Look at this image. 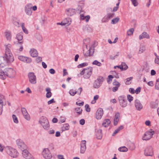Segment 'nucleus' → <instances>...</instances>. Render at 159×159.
<instances>
[{
    "instance_id": "nucleus-64",
    "label": "nucleus",
    "mask_w": 159,
    "mask_h": 159,
    "mask_svg": "<svg viewBox=\"0 0 159 159\" xmlns=\"http://www.w3.org/2000/svg\"><path fill=\"white\" fill-rule=\"evenodd\" d=\"M116 68H118L120 69L121 70H123V67L121 65H120V66H115L114 67V68L115 69Z\"/></svg>"
},
{
    "instance_id": "nucleus-11",
    "label": "nucleus",
    "mask_w": 159,
    "mask_h": 159,
    "mask_svg": "<svg viewBox=\"0 0 159 159\" xmlns=\"http://www.w3.org/2000/svg\"><path fill=\"white\" fill-rule=\"evenodd\" d=\"M16 145L19 148L23 150L26 148V145L23 140L20 139H17L16 141Z\"/></svg>"
},
{
    "instance_id": "nucleus-60",
    "label": "nucleus",
    "mask_w": 159,
    "mask_h": 159,
    "mask_svg": "<svg viewBox=\"0 0 159 159\" xmlns=\"http://www.w3.org/2000/svg\"><path fill=\"white\" fill-rule=\"evenodd\" d=\"M42 60V57H37L36 59V61L37 63H39Z\"/></svg>"
},
{
    "instance_id": "nucleus-3",
    "label": "nucleus",
    "mask_w": 159,
    "mask_h": 159,
    "mask_svg": "<svg viewBox=\"0 0 159 159\" xmlns=\"http://www.w3.org/2000/svg\"><path fill=\"white\" fill-rule=\"evenodd\" d=\"M16 39L17 40V41L15 42V43L17 45V46L20 47L19 51H22L23 49V47L22 44L23 43L24 41L23 39V35L22 34L20 33L17 34L16 35Z\"/></svg>"
},
{
    "instance_id": "nucleus-30",
    "label": "nucleus",
    "mask_w": 159,
    "mask_h": 159,
    "mask_svg": "<svg viewBox=\"0 0 159 159\" xmlns=\"http://www.w3.org/2000/svg\"><path fill=\"white\" fill-rule=\"evenodd\" d=\"M19 22V20L16 18H14L13 20V24L17 27H20V26Z\"/></svg>"
},
{
    "instance_id": "nucleus-7",
    "label": "nucleus",
    "mask_w": 159,
    "mask_h": 159,
    "mask_svg": "<svg viewBox=\"0 0 159 159\" xmlns=\"http://www.w3.org/2000/svg\"><path fill=\"white\" fill-rule=\"evenodd\" d=\"M5 74L10 78H13L15 76V72L11 68H7L5 70Z\"/></svg>"
},
{
    "instance_id": "nucleus-2",
    "label": "nucleus",
    "mask_w": 159,
    "mask_h": 159,
    "mask_svg": "<svg viewBox=\"0 0 159 159\" xmlns=\"http://www.w3.org/2000/svg\"><path fill=\"white\" fill-rule=\"evenodd\" d=\"M5 150L8 155L14 158H17L18 156L19 153L17 150L11 147H7Z\"/></svg>"
},
{
    "instance_id": "nucleus-4",
    "label": "nucleus",
    "mask_w": 159,
    "mask_h": 159,
    "mask_svg": "<svg viewBox=\"0 0 159 159\" xmlns=\"http://www.w3.org/2000/svg\"><path fill=\"white\" fill-rule=\"evenodd\" d=\"M39 122L44 129L48 130L49 129V122L46 117L43 116H42L40 119Z\"/></svg>"
},
{
    "instance_id": "nucleus-33",
    "label": "nucleus",
    "mask_w": 159,
    "mask_h": 159,
    "mask_svg": "<svg viewBox=\"0 0 159 159\" xmlns=\"http://www.w3.org/2000/svg\"><path fill=\"white\" fill-rule=\"evenodd\" d=\"M70 126L68 124H65L63 126L62 128V131H64L69 129Z\"/></svg>"
},
{
    "instance_id": "nucleus-47",
    "label": "nucleus",
    "mask_w": 159,
    "mask_h": 159,
    "mask_svg": "<svg viewBox=\"0 0 159 159\" xmlns=\"http://www.w3.org/2000/svg\"><path fill=\"white\" fill-rule=\"evenodd\" d=\"M127 99L128 101L131 102L133 101V98L132 96L130 95H128L127 96Z\"/></svg>"
},
{
    "instance_id": "nucleus-42",
    "label": "nucleus",
    "mask_w": 159,
    "mask_h": 159,
    "mask_svg": "<svg viewBox=\"0 0 159 159\" xmlns=\"http://www.w3.org/2000/svg\"><path fill=\"white\" fill-rule=\"evenodd\" d=\"M91 49H90L89 50H88V52L84 54V55L85 56L88 57L92 55L93 53L91 52Z\"/></svg>"
},
{
    "instance_id": "nucleus-54",
    "label": "nucleus",
    "mask_w": 159,
    "mask_h": 159,
    "mask_svg": "<svg viewBox=\"0 0 159 159\" xmlns=\"http://www.w3.org/2000/svg\"><path fill=\"white\" fill-rule=\"evenodd\" d=\"M87 65V64L86 63H82L80 64L78 66V68L83 67L85 66H86Z\"/></svg>"
},
{
    "instance_id": "nucleus-34",
    "label": "nucleus",
    "mask_w": 159,
    "mask_h": 159,
    "mask_svg": "<svg viewBox=\"0 0 159 159\" xmlns=\"http://www.w3.org/2000/svg\"><path fill=\"white\" fill-rule=\"evenodd\" d=\"M118 150L120 152H125L128 151V149L126 147L124 146L119 148Z\"/></svg>"
},
{
    "instance_id": "nucleus-41",
    "label": "nucleus",
    "mask_w": 159,
    "mask_h": 159,
    "mask_svg": "<svg viewBox=\"0 0 159 159\" xmlns=\"http://www.w3.org/2000/svg\"><path fill=\"white\" fill-rule=\"evenodd\" d=\"M80 108V107H78L75 109V111H77V113L79 115L80 114L82 111V109Z\"/></svg>"
},
{
    "instance_id": "nucleus-21",
    "label": "nucleus",
    "mask_w": 159,
    "mask_h": 159,
    "mask_svg": "<svg viewBox=\"0 0 159 159\" xmlns=\"http://www.w3.org/2000/svg\"><path fill=\"white\" fill-rule=\"evenodd\" d=\"M150 38L149 35L146 32H143L142 34L139 36V39L140 40L144 38L149 39Z\"/></svg>"
},
{
    "instance_id": "nucleus-57",
    "label": "nucleus",
    "mask_w": 159,
    "mask_h": 159,
    "mask_svg": "<svg viewBox=\"0 0 159 159\" xmlns=\"http://www.w3.org/2000/svg\"><path fill=\"white\" fill-rule=\"evenodd\" d=\"M114 15V14L113 13H108L107 15V18L110 19L111 18H112Z\"/></svg>"
},
{
    "instance_id": "nucleus-58",
    "label": "nucleus",
    "mask_w": 159,
    "mask_h": 159,
    "mask_svg": "<svg viewBox=\"0 0 159 159\" xmlns=\"http://www.w3.org/2000/svg\"><path fill=\"white\" fill-rule=\"evenodd\" d=\"M25 158L26 159H34L33 156L30 153Z\"/></svg>"
},
{
    "instance_id": "nucleus-46",
    "label": "nucleus",
    "mask_w": 159,
    "mask_h": 159,
    "mask_svg": "<svg viewBox=\"0 0 159 159\" xmlns=\"http://www.w3.org/2000/svg\"><path fill=\"white\" fill-rule=\"evenodd\" d=\"M26 57H24L22 56H19L18 57V58L21 61H23L24 62Z\"/></svg>"
},
{
    "instance_id": "nucleus-25",
    "label": "nucleus",
    "mask_w": 159,
    "mask_h": 159,
    "mask_svg": "<svg viewBox=\"0 0 159 159\" xmlns=\"http://www.w3.org/2000/svg\"><path fill=\"white\" fill-rule=\"evenodd\" d=\"M102 130L101 129L98 130L96 133V138L98 139H100L102 137Z\"/></svg>"
},
{
    "instance_id": "nucleus-36",
    "label": "nucleus",
    "mask_w": 159,
    "mask_h": 159,
    "mask_svg": "<svg viewBox=\"0 0 159 159\" xmlns=\"http://www.w3.org/2000/svg\"><path fill=\"white\" fill-rule=\"evenodd\" d=\"M6 75L5 74V71H1L0 72V78L3 79L4 80L6 79L5 75Z\"/></svg>"
},
{
    "instance_id": "nucleus-20",
    "label": "nucleus",
    "mask_w": 159,
    "mask_h": 159,
    "mask_svg": "<svg viewBox=\"0 0 159 159\" xmlns=\"http://www.w3.org/2000/svg\"><path fill=\"white\" fill-rule=\"evenodd\" d=\"M120 113L117 112L116 114L114 120V125H116L119 120L120 117Z\"/></svg>"
},
{
    "instance_id": "nucleus-48",
    "label": "nucleus",
    "mask_w": 159,
    "mask_h": 159,
    "mask_svg": "<svg viewBox=\"0 0 159 159\" xmlns=\"http://www.w3.org/2000/svg\"><path fill=\"white\" fill-rule=\"evenodd\" d=\"M66 119L64 117L61 116L59 119V122L62 123L66 121Z\"/></svg>"
},
{
    "instance_id": "nucleus-9",
    "label": "nucleus",
    "mask_w": 159,
    "mask_h": 159,
    "mask_svg": "<svg viewBox=\"0 0 159 159\" xmlns=\"http://www.w3.org/2000/svg\"><path fill=\"white\" fill-rule=\"evenodd\" d=\"M120 105L122 107H125L127 105V102L124 96H120L118 98Z\"/></svg>"
},
{
    "instance_id": "nucleus-27",
    "label": "nucleus",
    "mask_w": 159,
    "mask_h": 159,
    "mask_svg": "<svg viewBox=\"0 0 159 159\" xmlns=\"http://www.w3.org/2000/svg\"><path fill=\"white\" fill-rule=\"evenodd\" d=\"M110 123L111 121L109 119H106L103 121L102 123V125L104 127H106L108 126Z\"/></svg>"
},
{
    "instance_id": "nucleus-24",
    "label": "nucleus",
    "mask_w": 159,
    "mask_h": 159,
    "mask_svg": "<svg viewBox=\"0 0 159 159\" xmlns=\"http://www.w3.org/2000/svg\"><path fill=\"white\" fill-rule=\"evenodd\" d=\"M70 19L69 18H66L64 20V22L63 23L62 22H61V23H57V25H65L66 24H68V25H69L70 24V22L69 21Z\"/></svg>"
},
{
    "instance_id": "nucleus-26",
    "label": "nucleus",
    "mask_w": 159,
    "mask_h": 159,
    "mask_svg": "<svg viewBox=\"0 0 159 159\" xmlns=\"http://www.w3.org/2000/svg\"><path fill=\"white\" fill-rule=\"evenodd\" d=\"M46 91L47 92L46 94V97L48 98H50L52 95L51 89L49 88H47Z\"/></svg>"
},
{
    "instance_id": "nucleus-35",
    "label": "nucleus",
    "mask_w": 159,
    "mask_h": 159,
    "mask_svg": "<svg viewBox=\"0 0 159 159\" xmlns=\"http://www.w3.org/2000/svg\"><path fill=\"white\" fill-rule=\"evenodd\" d=\"M134 31V30L133 28H131L127 31V35L128 36L132 35L133 34Z\"/></svg>"
},
{
    "instance_id": "nucleus-49",
    "label": "nucleus",
    "mask_w": 159,
    "mask_h": 159,
    "mask_svg": "<svg viewBox=\"0 0 159 159\" xmlns=\"http://www.w3.org/2000/svg\"><path fill=\"white\" fill-rule=\"evenodd\" d=\"M145 48L143 46H141L140 48L139 53H141L143 52L145 50Z\"/></svg>"
},
{
    "instance_id": "nucleus-44",
    "label": "nucleus",
    "mask_w": 159,
    "mask_h": 159,
    "mask_svg": "<svg viewBox=\"0 0 159 159\" xmlns=\"http://www.w3.org/2000/svg\"><path fill=\"white\" fill-rule=\"evenodd\" d=\"M122 66L123 67V70H127L128 68V66L125 63V62H122L121 63Z\"/></svg>"
},
{
    "instance_id": "nucleus-8",
    "label": "nucleus",
    "mask_w": 159,
    "mask_h": 159,
    "mask_svg": "<svg viewBox=\"0 0 159 159\" xmlns=\"http://www.w3.org/2000/svg\"><path fill=\"white\" fill-rule=\"evenodd\" d=\"M103 81V78L102 77H100L96 80L93 84V87L94 88L98 89L101 85Z\"/></svg>"
},
{
    "instance_id": "nucleus-32",
    "label": "nucleus",
    "mask_w": 159,
    "mask_h": 159,
    "mask_svg": "<svg viewBox=\"0 0 159 159\" xmlns=\"http://www.w3.org/2000/svg\"><path fill=\"white\" fill-rule=\"evenodd\" d=\"M123 128V126L121 125L112 134V136H114L120 130L122 129Z\"/></svg>"
},
{
    "instance_id": "nucleus-13",
    "label": "nucleus",
    "mask_w": 159,
    "mask_h": 159,
    "mask_svg": "<svg viewBox=\"0 0 159 159\" xmlns=\"http://www.w3.org/2000/svg\"><path fill=\"white\" fill-rule=\"evenodd\" d=\"M92 70L93 68L92 67H90L86 68L85 73L83 76L84 78V79L89 78L92 74Z\"/></svg>"
},
{
    "instance_id": "nucleus-23",
    "label": "nucleus",
    "mask_w": 159,
    "mask_h": 159,
    "mask_svg": "<svg viewBox=\"0 0 159 159\" xmlns=\"http://www.w3.org/2000/svg\"><path fill=\"white\" fill-rule=\"evenodd\" d=\"M30 53L31 56L33 57H37L38 55L37 51L34 49H32L30 50Z\"/></svg>"
},
{
    "instance_id": "nucleus-51",
    "label": "nucleus",
    "mask_w": 159,
    "mask_h": 159,
    "mask_svg": "<svg viewBox=\"0 0 159 159\" xmlns=\"http://www.w3.org/2000/svg\"><path fill=\"white\" fill-rule=\"evenodd\" d=\"M31 61L32 60L30 58L27 57H26L24 62L27 63H30L31 62Z\"/></svg>"
},
{
    "instance_id": "nucleus-31",
    "label": "nucleus",
    "mask_w": 159,
    "mask_h": 159,
    "mask_svg": "<svg viewBox=\"0 0 159 159\" xmlns=\"http://www.w3.org/2000/svg\"><path fill=\"white\" fill-rule=\"evenodd\" d=\"M5 36L7 40H10L11 39V33L9 31H6L5 33Z\"/></svg>"
},
{
    "instance_id": "nucleus-37",
    "label": "nucleus",
    "mask_w": 159,
    "mask_h": 159,
    "mask_svg": "<svg viewBox=\"0 0 159 159\" xmlns=\"http://www.w3.org/2000/svg\"><path fill=\"white\" fill-rule=\"evenodd\" d=\"M69 93L71 96H73L77 93V92L75 90L72 89L70 90Z\"/></svg>"
},
{
    "instance_id": "nucleus-19",
    "label": "nucleus",
    "mask_w": 159,
    "mask_h": 159,
    "mask_svg": "<svg viewBox=\"0 0 159 159\" xmlns=\"http://www.w3.org/2000/svg\"><path fill=\"white\" fill-rule=\"evenodd\" d=\"M103 110L101 108H99L96 114V118L97 119H100L103 115Z\"/></svg>"
},
{
    "instance_id": "nucleus-55",
    "label": "nucleus",
    "mask_w": 159,
    "mask_h": 159,
    "mask_svg": "<svg viewBox=\"0 0 159 159\" xmlns=\"http://www.w3.org/2000/svg\"><path fill=\"white\" fill-rule=\"evenodd\" d=\"M155 63L159 65V56H156L155 59Z\"/></svg>"
},
{
    "instance_id": "nucleus-5",
    "label": "nucleus",
    "mask_w": 159,
    "mask_h": 159,
    "mask_svg": "<svg viewBox=\"0 0 159 159\" xmlns=\"http://www.w3.org/2000/svg\"><path fill=\"white\" fill-rule=\"evenodd\" d=\"M155 132L152 129L145 133L142 137V139L144 140H148L151 139L154 134Z\"/></svg>"
},
{
    "instance_id": "nucleus-59",
    "label": "nucleus",
    "mask_w": 159,
    "mask_h": 159,
    "mask_svg": "<svg viewBox=\"0 0 159 159\" xmlns=\"http://www.w3.org/2000/svg\"><path fill=\"white\" fill-rule=\"evenodd\" d=\"M133 79L132 77H130L129 78H127L126 80V81L125 82V84H129V81Z\"/></svg>"
},
{
    "instance_id": "nucleus-16",
    "label": "nucleus",
    "mask_w": 159,
    "mask_h": 159,
    "mask_svg": "<svg viewBox=\"0 0 159 159\" xmlns=\"http://www.w3.org/2000/svg\"><path fill=\"white\" fill-rule=\"evenodd\" d=\"M134 105L137 110L140 111L143 108V106L140 101L138 99H136L135 101Z\"/></svg>"
},
{
    "instance_id": "nucleus-10",
    "label": "nucleus",
    "mask_w": 159,
    "mask_h": 159,
    "mask_svg": "<svg viewBox=\"0 0 159 159\" xmlns=\"http://www.w3.org/2000/svg\"><path fill=\"white\" fill-rule=\"evenodd\" d=\"M29 81L32 84L36 83V75L33 72H30L28 74Z\"/></svg>"
},
{
    "instance_id": "nucleus-50",
    "label": "nucleus",
    "mask_w": 159,
    "mask_h": 159,
    "mask_svg": "<svg viewBox=\"0 0 159 159\" xmlns=\"http://www.w3.org/2000/svg\"><path fill=\"white\" fill-rule=\"evenodd\" d=\"M113 84L114 86H116L119 87L120 85V83L116 81V80H115L113 82Z\"/></svg>"
},
{
    "instance_id": "nucleus-6",
    "label": "nucleus",
    "mask_w": 159,
    "mask_h": 159,
    "mask_svg": "<svg viewBox=\"0 0 159 159\" xmlns=\"http://www.w3.org/2000/svg\"><path fill=\"white\" fill-rule=\"evenodd\" d=\"M42 155L45 159H51L52 157L51 152L48 148H45L43 150Z\"/></svg>"
},
{
    "instance_id": "nucleus-45",
    "label": "nucleus",
    "mask_w": 159,
    "mask_h": 159,
    "mask_svg": "<svg viewBox=\"0 0 159 159\" xmlns=\"http://www.w3.org/2000/svg\"><path fill=\"white\" fill-rule=\"evenodd\" d=\"M131 1L134 7H136L138 5V2L136 0H131Z\"/></svg>"
},
{
    "instance_id": "nucleus-61",
    "label": "nucleus",
    "mask_w": 159,
    "mask_h": 159,
    "mask_svg": "<svg viewBox=\"0 0 159 159\" xmlns=\"http://www.w3.org/2000/svg\"><path fill=\"white\" fill-rule=\"evenodd\" d=\"M76 104L77 105L82 106L84 104V102H79V101H78L76 102Z\"/></svg>"
},
{
    "instance_id": "nucleus-63",
    "label": "nucleus",
    "mask_w": 159,
    "mask_h": 159,
    "mask_svg": "<svg viewBox=\"0 0 159 159\" xmlns=\"http://www.w3.org/2000/svg\"><path fill=\"white\" fill-rule=\"evenodd\" d=\"M141 91V88L140 87H138L135 91V92L138 94Z\"/></svg>"
},
{
    "instance_id": "nucleus-28",
    "label": "nucleus",
    "mask_w": 159,
    "mask_h": 159,
    "mask_svg": "<svg viewBox=\"0 0 159 159\" xmlns=\"http://www.w3.org/2000/svg\"><path fill=\"white\" fill-rule=\"evenodd\" d=\"M5 101L4 96L3 95L0 96V104L1 105L2 111L3 105V102Z\"/></svg>"
},
{
    "instance_id": "nucleus-22",
    "label": "nucleus",
    "mask_w": 159,
    "mask_h": 159,
    "mask_svg": "<svg viewBox=\"0 0 159 159\" xmlns=\"http://www.w3.org/2000/svg\"><path fill=\"white\" fill-rule=\"evenodd\" d=\"M75 13V10L72 8H69L67 11V14L69 16H71Z\"/></svg>"
},
{
    "instance_id": "nucleus-38",
    "label": "nucleus",
    "mask_w": 159,
    "mask_h": 159,
    "mask_svg": "<svg viewBox=\"0 0 159 159\" xmlns=\"http://www.w3.org/2000/svg\"><path fill=\"white\" fill-rule=\"evenodd\" d=\"M25 24L24 23H22L21 24V27L23 30V31L26 34L28 33V31L26 29V28L25 27Z\"/></svg>"
},
{
    "instance_id": "nucleus-43",
    "label": "nucleus",
    "mask_w": 159,
    "mask_h": 159,
    "mask_svg": "<svg viewBox=\"0 0 159 159\" xmlns=\"http://www.w3.org/2000/svg\"><path fill=\"white\" fill-rule=\"evenodd\" d=\"M12 118L14 123H18V120L17 118L15 115H12Z\"/></svg>"
},
{
    "instance_id": "nucleus-29",
    "label": "nucleus",
    "mask_w": 159,
    "mask_h": 159,
    "mask_svg": "<svg viewBox=\"0 0 159 159\" xmlns=\"http://www.w3.org/2000/svg\"><path fill=\"white\" fill-rule=\"evenodd\" d=\"M22 153L23 157L25 158L27 157V156L29 155V154H30L28 151L26 149L23 150Z\"/></svg>"
},
{
    "instance_id": "nucleus-12",
    "label": "nucleus",
    "mask_w": 159,
    "mask_h": 159,
    "mask_svg": "<svg viewBox=\"0 0 159 159\" xmlns=\"http://www.w3.org/2000/svg\"><path fill=\"white\" fill-rule=\"evenodd\" d=\"M144 154L146 156H152L153 154L152 148L150 146L147 147L145 150Z\"/></svg>"
},
{
    "instance_id": "nucleus-52",
    "label": "nucleus",
    "mask_w": 159,
    "mask_h": 159,
    "mask_svg": "<svg viewBox=\"0 0 159 159\" xmlns=\"http://www.w3.org/2000/svg\"><path fill=\"white\" fill-rule=\"evenodd\" d=\"M36 38L39 41H42L43 39L42 36L40 35H36Z\"/></svg>"
},
{
    "instance_id": "nucleus-56",
    "label": "nucleus",
    "mask_w": 159,
    "mask_h": 159,
    "mask_svg": "<svg viewBox=\"0 0 159 159\" xmlns=\"http://www.w3.org/2000/svg\"><path fill=\"white\" fill-rule=\"evenodd\" d=\"M85 108L86 111L87 112H89L90 111V109L89 107V106L88 104H86L85 105Z\"/></svg>"
},
{
    "instance_id": "nucleus-40",
    "label": "nucleus",
    "mask_w": 159,
    "mask_h": 159,
    "mask_svg": "<svg viewBox=\"0 0 159 159\" xmlns=\"http://www.w3.org/2000/svg\"><path fill=\"white\" fill-rule=\"evenodd\" d=\"M93 65H96L99 66L102 65V64L97 60L94 61L92 63Z\"/></svg>"
},
{
    "instance_id": "nucleus-18",
    "label": "nucleus",
    "mask_w": 159,
    "mask_h": 159,
    "mask_svg": "<svg viewBox=\"0 0 159 159\" xmlns=\"http://www.w3.org/2000/svg\"><path fill=\"white\" fill-rule=\"evenodd\" d=\"M21 112L24 117L27 120H29L30 119V116L27 112L26 109L24 107L22 108Z\"/></svg>"
},
{
    "instance_id": "nucleus-15",
    "label": "nucleus",
    "mask_w": 159,
    "mask_h": 159,
    "mask_svg": "<svg viewBox=\"0 0 159 159\" xmlns=\"http://www.w3.org/2000/svg\"><path fill=\"white\" fill-rule=\"evenodd\" d=\"M86 141L85 140H82L81 141L80 145V153L84 154L85 153L86 149Z\"/></svg>"
},
{
    "instance_id": "nucleus-17",
    "label": "nucleus",
    "mask_w": 159,
    "mask_h": 159,
    "mask_svg": "<svg viewBox=\"0 0 159 159\" xmlns=\"http://www.w3.org/2000/svg\"><path fill=\"white\" fill-rule=\"evenodd\" d=\"M9 64L4 57H0V66L3 67L6 65Z\"/></svg>"
},
{
    "instance_id": "nucleus-14",
    "label": "nucleus",
    "mask_w": 159,
    "mask_h": 159,
    "mask_svg": "<svg viewBox=\"0 0 159 159\" xmlns=\"http://www.w3.org/2000/svg\"><path fill=\"white\" fill-rule=\"evenodd\" d=\"M32 5L31 3L28 4L25 6V12L26 14L29 16H30L32 14Z\"/></svg>"
},
{
    "instance_id": "nucleus-53",
    "label": "nucleus",
    "mask_w": 159,
    "mask_h": 159,
    "mask_svg": "<svg viewBox=\"0 0 159 159\" xmlns=\"http://www.w3.org/2000/svg\"><path fill=\"white\" fill-rule=\"evenodd\" d=\"M155 88L156 89H159V79L157 80L155 85Z\"/></svg>"
},
{
    "instance_id": "nucleus-1",
    "label": "nucleus",
    "mask_w": 159,
    "mask_h": 159,
    "mask_svg": "<svg viewBox=\"0 0 159 159\" xmlns=\"http://www.w3.org/2000/svg\"><path fill=\"white\" fill-rule=\"evenodd\" d=\"M6 46V49L5 55L3 56L9 64L13 61L14 60L13 56L11 52L10 48L11 47V45L9 44Z\"/></svg>"
},
{
    "instance_id": "nucleus-62",
    "label": "nucleus",
    "mask_w": 159,
    "mask_h": 159,
    "mask_svg": "<svg viewBox=\"0 0 159 159\" xmlns=\"http://www.w3.org/2000/svg\"><path fill=\"white\" fill-rule=\"evenodd\" d=\"M49 72L50 74H54L55 73V70L52 68L50 69L49 70Z\"/></svg>"
},
{
    "instance_id": "nucleus-39",
    "label": "nucleus",
    "mask_w": 159,
    "mask_h": 159,
    "mask_svg": "<svg viewBox=\"0 0 159 159\" xmlns=\"http://www.w3.org/2000/svg\"><path fill=\"white\" fill-rule=\"evenodd\" d=\"M119 20L120 19L119 17H116L114 19H113L112 20L111 23L113 24H116L119 21Z\"/></svg>"
}]
</instances>
